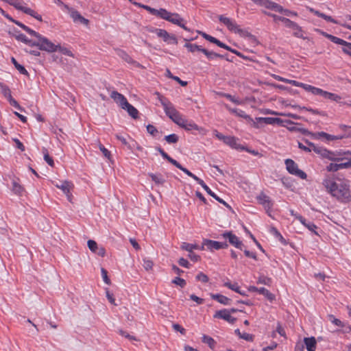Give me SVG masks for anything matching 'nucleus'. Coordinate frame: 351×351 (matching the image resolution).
<instances>
[{
    "mask_svg": "<svg viewBox=\"0 0 351 351\" xmlns=\"http://www.w3.org/2000/svg\"><path fill=\"white\" fill-rule=\"evenodd\" d=\"M323 185L327 192L339 202L348 203L351 201V191L348 180L340 178H326L324 180Z\"/></svg>",
    "mask_w": 351,
    "mask_h": 351,
    "instance_id": "1",
    "label": "nucleus"
},
{
    "mask_svg": "<svg viewBox=\"0 0 351 351\" xmlns=\"http://www.w3.org/2000/svg\"><path fill=\"white\" fill-rule=\"evenodd\" d=\"M166 114L180 127L186 130H198V126L193 122L185 119L170 102L160 100Z\"/></svg>",
    "mask_w": 351,
    "mask_h": 351,
    "instance_id": "2",
    "label": "nucleus"
},
{
    "mask_svg": "<svg viewBox=\"0 0 351 351\" xmlns=\"http://www.w3.org/2000/svg\"><path fill=\"white\" fill-rule=\"evenodd\" d=\"M32 47H38L40 50L47 51L48 53H53L58 51L59 45H55L48 38L40 36L38 40L32 43Z\"/></svg>",
    "mask_w": 351,
    "mask_h": 351,
    "instance_id": "3",
    "label": "nucleus"
},
{
    "mask_svg": "<svg viewBox=\"0 0 351 351\" xmlns=\"http://www.w3.org/2000/svg\"><path fill=\"white\" fill-rule=\"evenodd\" d=\"M218 19L219 21L224 24L230 31L234 33L239 34L241 36H244L247 33L246 31L241 29L239 25H238L235 21L230 18L224 16L223 15H220L219 16Z\"/></svg>",
    "mask_w": 351,
    "mask_h": 351,
    "instance_id": "4",
    "label": "nucleus"
},
{
    "mask_svg": "<svg viewBox=\"0 0 351 351\" xmlns=\"http://www.w3.org/2000/svg\"><path fill=\"white\" fill-rule=\"evenodd\" d=\"M161 12V19L168 21L173 24L177 25L185 30H188V28L182 23L184 19L181 18L178 14L169 12L165 9Z\"/></svg>",
    "mask_w": 351,
    "mask_h": 351,
    "instance_id": "5",
    "label": "nucleus"
},
{
    "mask_svg": "<svg viewBox=\"0 0 351 351\" xmlns=\"http://www.w3.org/2000/svg\"><path fill=\"white\" fill-rule=\"evenodd\" d=\"M286 169L288 172L292 175L298 176L302 179L306 178V174L298 168V165L291 159H286L285 161Z\"/></svg>",
    "mask_w": 351,
    "mask_h": 351,
    "instance_id": "6",
    "label": "nucleus"
},
{
    "mask_svg": "<svg viewBox=\"0 0 351 351\" xmlns=\"http://www.w3.org/2000/svg\"><path fill=\"white\" fill-rule=\"evenodd\" d=\"M190 177L194 179L195 181H197V183L202 186V188L207 192L208 194H209L210 196L215 198L219 203L223 204L227 208L231 209L230 206L228 204H227L225 201H223L222 199H221L219 197H218L215 193H213L202 179L199 178L193 173H192V175Z\"/></svg>",
    "mask_w": 351,
    "mask_h": 351,
    "instance_id": "7",
    "label": "nucleus"
},
{
    "mask_svg": "<svg viewBox=\"0 0 351 351\" xmlns=\"http://www.w3.org/2000/svg\"><path fill=\"white\" fill-rule=\"evenodd\" d=\"M53 183L58 189L62 190L66 195L67 199L69 202H71L72 195L71 193V190L73 189V184L67 180L60 181L59 182H53Z\"/></svg>",
    "mask_w": 351,
    "mask_h": 351,
    "instance_id": "8",
    "label": "nucleus"
},
{
    "mask_svg": "<svg viewBox=\"0 0 351 351\" xmlns=\"http://www.w3.org/2000/svg\"><path fill=\"white\" fill-rule=\"evenodd\" d=\"M152 32H155L158 37L162 38L165 42H167L169 44H178V40L176 37L174 35L169 34L165 29H154Z\"/></svg>",
    "mask_w": 351,
    "mask_h": 351,
    "instance_id": "9",
    "label": "nucleus"
},
{
    "mask_svg": "<svg viewBox=\"0 0 351 351\" xmlns=\"http://www.w3.org/2000/svg\"><path fill=\"white\" fill-rule=\"evenodd\" d=\"M222 236L223 238L227 239L231 245H234L238 249L241 250H243V243L239 240V237H237L232 232H225L223 233Z\"/></svg>",
    "mask_w": 351,
    "mask_h": 351,
    "instance_id": "10",
    "label": "nucleus"
},
{
    "mask_svg": "<svg viewBox=\"0 0 351 351\" xmlns=\"http://www.w3.org/2000/svg\"><path fill=\"white\" fill-rule=\"evenodd\" d=\"M204 245H206V247L210 250L226 249L228 246L226 242H219L209 239H204Z\"/></svg>",
    "mask_w": 351,
    "mask_h": 351,
    "instance_id": "11",
    "label": "nucleus"
},
{
    "mask_svg": "<svg viewBox=\"0 0 351 351\" xmlns=\"http://www.w3.org/2000/svg\"><path fill=\"white\" fill-rule=\"evenodd\" d=\"M257 199L261 205H263L267 213L271 216L270 210L273 206V203L269 196L263 193H261L257 197Z\"/></svg>",
    "mask_w": 351,
    "mask_h": 351,
    "instance_id": "12",
    "label": "nucleus"
},
{
    "mask_svg": "<svg viewBox=\"0 0 351 351\" xmlns=\"http://www.w3.org/2000/svg\"><path fill=\"white\" fill-rule=\"evenodd\" d=\"M117 55L122 60L138 68H143V66L136 61L134 60L125 51L121 49L116 50Z\"/></svg>",
    "mask_w": 351,
    "mask_h": 351,
    "instance_id": "13",
    "label": "nucleus"
},
{
    "mask_svg": "<svg viewBox=\"0 0 351 351\" xmlns=\"http://www.w3.org/2000/svg\"><path fill=\"white\" fill-rule=\"evenodd\" d=\"M214 317L223 319L230 324H234L237 320L235 317L231 316L230 312H229L228 309H223L216 311L215 314L214 315Z\"/></svg>",
    "mask_w": 351,
    "mask_h": 351,
    "instance_id": "14",
    "label": "nucleus"
},
{
    "mask_svg": "<svg viewBox=\"0 0 351 351\" xmlns=\"http://www.w3.org/2000/svg\"><path fill=\"white\" fill-rule=\"evenodd\" d=\"M255 3L264 6L267 8L274 10L276 12H282V8L277 3L269 1V0H252Z\"/></svg>",
    "mask_w": 351,
    "mask_h": 351,
    "instance_id": "15",
    "label": "nucleus"
},
{
    "mask_svg": "<svg viewBox=\"0 0 351 351\" xmlns=\"http://www.w3.org/2000/svg\"><path fill=\"white\" fill-rule=\"evenodd\" d=\"M89 250L99 256L104 257L106 254V250L103 247H99L93 240H88L87 242Z\"/></svg>",
    "mask_w": 351,
    "mask_h": 351,
    "instance_id": "16",
    "label": "nucleus"
},
{
    "mask_svg": "<svg viewBox=\"0 0 351 351\" xmlns=\"http://www.w3.org/2000/svg\"><path fill=\"white\" fill-rule=\"evenodd\" d=\"M110 97L123 109L127 104H128L127 99L125 97V96L118 93L117 91H112L110 93Z\"/></svg>",
    "mask_w": 351,
    "mask_h": 351,
    "instance_id": "17",
    "label": "nucleus"
},
{
    "mask_svg": "<svg viewBox=\"0 0 351 351\" xmlns=\"http://www.w3.org/2000/svg\"><path fill=\"white\" fill-rule=\"evenodd\" d=\"M161 156H162L163 158L167 160L170 163H171L173 165L176 167L181 171H182L189 176H191L192 175V173L190 171L182 167L178 161L171 158L165 151L161 152Z\"/></svg>",
    "mask_w": 351,
    "mask_h": 351,
    "instance_id": "18",
    "label": "nucleus"
},
{
    "mask_svg": "<svg viewBox=\"0 0 351 351\" xmlns=\"http://www.w3.org/2000/svg\"><path fill=\"white\" fill-rule=\"evenodd\" d=\"M267 14L269 16H271L275 21H282L285 24V25L287 27H289L291 29L298 27V24L293 21L289 20V19L282 17V16H278V15H276L274 14H270V13H268Z\"/></svg>",
    "mask_w": 351,
    "mask_h": 351,
    "instance_id": "19",
    "label": "nucleus"
},
{
    "mask_svg": "<svg viewBox=\"0 0 351 351\" xmlns=\"http://www.w3.org/2000/svg\"><path fill=\"white\" fill-rule=\"evenodd\" d=\"M350 167H351L350 160L341 163H330L327 166L326 169L328 171H337L339 169H348Z\"/></svg>",
    "mask_w": 351,
    "mask_h": 351,
    "instance_id": "20",
    "label": "nucleus"
},
{
    "mask_svg": "<svg viewBox=\"0 0 351 351\" xmlns=\"http://www.w3.org/2000/svg\"><path fill=\"white\" fill-rule=\"evenodd\" d=\"M10 5L14 6L16 9L23 11L25 14H31V8L24 6V2L21 0H9Z\"/></svg>",
    "mask_w": 351,
    "mask_h": 351,
    "instance_id": "21",
    "label": "nucleus"
},
{
    "mask_svg": "<svg viewBox=\"0 0 351 351\" xmlns=\"http://www.w3.org/2000/svg\"><path fill=\"white\" fill-rule=\"evenodd\" d=\"M324 153L322 154V157L323 158H328L330 160H332V161H339L341 158H340L341 156V154L340 153H335V152H332L329 150H327V149H324V151H323Z\"/></svg>",
    "mask_w": 351,
    "mask_h": 351,
    "instance_id": "22",
    "label": "nucleus"
},
{
    "mask_svg": "<svg viewBox=\"0 0 351 351\" xmlns=\"http://www.w3.org/2000/svg\"><path fill=\"white\" fill-rule=\"evenodd\" d=\"M304 342L308 351H315L317 341L315 337H305Z\"/></svg>",
    "mask_w": 351,
    "mask_h": 351,
    "instance_id": "23",
    "label": "nucleus"
},
{
    "mask_svg": "<svg viewBox=\"0 0 351 351\" xmlns=\"http://www.w3.org/2000/svg\"><path fill=\"white\" fill-rule=\"evenodd\" d=\"M71 17L73 19L74 22H79L84 25L88 24V20L83 17L77 11H71Z\"/></svg>",
    "mask_w": 351,
    "mask_h": 351,
    "instance_id": "24",
    "label": "nucleus"
},
{
    "mask_svg": "<svg viewBox=\"0 0 351 351\" xmlns=\"http://www.w3.org/2000/svg\"><path fill=\"white\" fill-rule=\"evenodd\" d=\"M210 297L213 299L217 300L218 302L224 304V305H229L231 302V299L227 298L226 296H224L221 294H210Z\"/></svg>",
    "mask_w": 351,
    "mask_h": 351,
    "instance_id": "25",
    "label": "nucleus"
},
{
    "mask_svg": "<svg viewBox=\"0 0 351 351\" xmlns=\"http://www.w3.org/2000/svg\"><path fill=\"white\" fill-rule=\"evenodd\" d=\"M237 141L238 139L234 136H226V138H224V143L231 147L234 149H243L240 146Z\"/></svg>",
    "mask_w": 351,
    "mask_h": 351,
    "instance_id": "26",
    "label": "nucleus"
},
{
    "mask_svg": "<svg viewBox=\"0 0 351 351\" xmlns=\"http://www.w3.org/2000/svg\"><path fill=\"white\" fill-rule=\"evenodd\" d=\"M297 219L302 223L305 227H306L310 231L313 232L315 234L317 233L315 232V229L317 226L311 222L306 223V219L302 216H298Z\"/></svg>",
    "mask_w": 351,
    "mask_h": 351,
    "instance_id": "27",
    "label": "nucleus"
},
{
    "mask_svg": "<svg viewBox=\"0 0 351 351\" xmlns=\"http://www.w3.org/2000/svg\"><path fill=\"white\" fill-rule=\"evenodd\" d=\"M148 175L156 184L162 185L165 182V179L160 173H149Z\"/></svg>",
    "mask_w": 351,
    "mask_h": 351,
    "instance_id": "28",
    "label": "nucleus"
},
{
    "mask_svg": "<svg viewBox=\"0 0 351 351\" xmlns=\"http://www.w3.org/2000/svg\"><path fill=\"white\" fill-rule=\"evenodd\" d=\"M124 110H126L128 114L133 118V119H137L138 115V111L136 108H135L133 106H132L130 104L128 103L124 108Z\"/></svg>",
    "mask_w": 351,
    "mask_h": 351,
    "instance_id": "29",
    "label": "nucleus"
},
{
    "mask_svg": "<svg viewBox=\"0 0 351 351\" xmlns=\"http://www.w3.org/2000/svg\"><path fill=\"white\" fill-rule=\"evenodd\" d=\"M12 184V191L16 195H21L23 191V187L16 180H13Z\"/></svg>",
    "mask_w": 351,
    "mask_h": 351,
    "instance_id": "30",
    "label": "nucleus"
},
{
    "mask_svg": "<svg viewBox=\"0 0 351 351\" xmlns=\"http://www.w3.org/2000/svg\"><path fill=\"white\" fill-rule=\"evenodd\" d=\"M184 47L188 49V50L192 53H194L195 51H201L202 52V50H204L205 49L202 48V46L197 45L196 44H191L186 43L184 45Z\"/></svg>",
    "mask_w": 351,
    "mask_h": 351,
    "instance_id": "31",
    "label": "nucleus"
},
{
    "mask_svg": "<svg viewBox=\"0 0 351 351\" xmlns=\"http://www.w3.org/2000/svg\"><path fill=\"white\" fill-rule=\"evenodd\" d=\"M258 293L265 296L270 302H272L275 300V295L265 288H259Z\"/></svg>",
    "mask_w": 351,
    "mask_h": 351,
    "instance_id": "32",
    "label": "nucleus"
},
{
    "mask_svg": "<svg viewBox=\"0 0 351 351\" xmlns=\"http://www.w3.org/2000/svg\"><path fill=\"white\" fill-rule=\"evenodd\" d=\"M181 248L189 252V253H192L193 250L199 249V245L184 242L181 245Z\"/></svg>",
    "mask_w": 351,
    "mask_h": 351,
    "instance_id": "33",
    "label": "nucleus"
},
{
    "mask_svg": "<svg viewBox=\"0 0 351 351\" xmlns=\"http://www.w3.org/2000/svg\"><path fill=\"white\" fill-rule=\"evenodd\" d=\"M224 286L242 295H245V293L240 290L237 283L232 284L230 282H226L224 283Z\"/></svg>",
    "mask_w": 351,
    "mask_h": 351,
    "instance_id": "34",
    "label": "nucleus"
},
{
    "mask_svg": "<svg viewBox=\"0 0 351 351\" xmlns=\"http://www.w3.org/2000/svg\"><path fill=\"white\" fill-rule=\"evenodd\" d=\"M11 61L13 63V64L14 65L15 68L21 73V74H23V75H28V72L27 71V70L25 69V67L22 65H21L20 64L18 63V62L16 60V59L14 58H11Z\"/></svg>",
    "mask_w": 351,
    "mask_h": 351,
    "instance_id": "35",
    "label": "nucleus"
},
{
    "mask_svg": "<svg viewBox=\"0 0 351 351\" xmlns=\"http://www.w3.org/2000/svg\"><path fill=\"white\" fill-rule=\"evenodd\" d=\"M17 40L21 41L24 43L28 44L29 46L32 47V43H34V40H29L24 34H15L14 36Z\"/></svg>",
    "mask_w": 351,
    "mask_h": 351,
    "instance_id": "36",
    "label": "nucleus"
},
{
    "mask_svg": "<svg viewBox=\"0 0 351 351\" xmlns=\"http://www.w3.org/2000/svg\"><path fill=\"white\" fill-rule=\"evenodd\" d=\"M226 108L232 113L237 114L239 117H243L245 119H250L248 115H247L244 111L238 109H233L228 107V105L226 106Z\"/></svg>",
    "mask_w": 351,
    "mask_h": 351,
    "instance_id": "37",
    "label": "nucleus"
},
{
    "mask_svg": "<svg viewBox=\"0 0 351 351\" xmlns=\"http://www.w3.org/2000/svg\"><path fill=\"white\" fill-rule=\"evenodd\" d=\"M202 342L208 344V346L213 350L214 349L216 344L215 341L212 337L205 335L202 337Z\"/></svg>",
    "mask_w": 351,
    "mask_h": 351,
    "instance_id": "38",
    "label": "nucleus"
},
{
    "mask_svg": "<svg viewBox=\"0 0 351 351\" xmlns=\"http://www.w3.org/2000/svg\"><path fill=\"white\" fill-rule=\"evenodd\" d=\"M197 33L199 34H200L204 38H205L206 40H208L209 42L212 43H214L215 45H218L219 40H217V38H215V37H213L207 34H206L205 32H201V31H197Z\"/></svg>",
    "mask_w": 351,
    "mask_h": 351,
    "instance_id": "39",
    "label": "nucleus"
},
{
    "mask_svg": "<svg viewBox=\"0 0 351 351\" xmlns=\"http://www.w3.org/2000/svg\"><path fill=\"white\" fill-rule=\"evenodd\" d=\"M0 87H1V93L5 96V97H6L8 99V100H9L10 98L12 97V95H11V91H10V88H8V86L3 84V83H0Z\"/></svg>",
    "mask_w": 351,
    "mask_h": 351,
    "instance_id": "40",
    "label": "nucleus"
},
{
    "mask_svg": "<svg viewBox=\"0 0 351 351\" xmlns=\"http://www.w3.org/2000/svg\"><path fill=\"white\" fill-rule=\"evenodd\" d=\"M313 137L315 138H319V137H324L327 141H333L335 140V138H333L332 135L328 134L324 132H320L315 134L310 133Z\"/></svg>",
    "mask_w": 351,
    "mask_h": 351,
    "instance_id": "41",
    "label": "nucleus"
},
{
    "mask_svg": "<svg viewBox=\"0 0 351 351\" xmlns=\"http://www.w3.org/2000/svg\"><path fill=\"white\" fill-rule=\"evenodd\" d=\"M202 53H204L206 55V56L207 57V58L209 60H213L217 57L221 58H224V56H223V55L218 54L213 51H209L206 50V49L204 50H202Z\"/></svg>",
    "mask_w": 351,
    "mask_h": 351,
    "instance_id": "42",
    "label": "nucleus"
},
{
    "mask_svg": "<svg viewBox=\"0 0 351 351\" xmlns=\"http://www.w3.org/2000/svg\"><path fill=\"white\" fill-rule=\"evenodd\" d=\"M267 113L271 114H276V115L291 117L294 119H301V117H300L297 114H292V113H280V112H274V111H268Z\"/></svg>",
    "mask_w": 351,
    "mask_h": 351,
    "instance_id": "43",
    "label": "nucleus"
},
{
    "mask_svg": "<svg viewBox=\"0 0 351 351\" xmlns=\"http://www.w3.org/2000/svg\"><path fill=\"white\" fill-rule=\"evenodd\" d=\"M306 144L310 146L311 147V151H314L315 153H317L319 154H320L321 156H322L324 152V148H322V147H317L316 146L315 144H313V143H311L308 141H306Z\"/></svg>",
    "mask_w": 351,
    "mask_h": 351,
    "instance_id": "44",
    "label": "nucleus"
},
{
    "mask_svg": "<svg viewBox=\"0 0 351 351\" xmlns=\"http://www.w3.org/2000/svg\"><path fill=\"white\" fill-rule=\"evenodd\" d=\"M43 153L44 154V159L47 162V163L49 166L53 167L54 166L53 160V158L49 156V155L48 154V152H47L46 148H43Z\"/></svg>",
    "mask_w": 351,
    "mask_h": 351,
    "instance_id": "45",
    "label": "nucleus"
},
{
    "mask_svg": "<svg viewBox=\"0 0 351 351\" xmlns=\"http://www.w3.org/2000/svg\"><path fill=\"white\" fill-rule=\"evenodd\" d=\"M143 8H144L145 9H146L147 11H149L151 14H154V15H156V16H158L159 17L161 18L162 16V12L161 11H163L164 9L163 8H160V10H156L154 8H152L147 5H143Z\"/></svg>",
    "mask_w": 351,
    "mask_h": 351,
    "instance_id": "46",
    "label": "nucleus"
},
{
    "mask_svg": "<svg viewBox=\"0 0 351 351\" xmlns=\"http://www.w3.org/2000/svg\"><path fill=\"white\" fill-rule=\"evenodd\" d=\"M303 110H306L308 112H310L314 114H319L320 116H323V117H327L328 114L327 113L325 112V111H320V110H318L317 109H313V108H307V107H305V106H303L302 108Z\"/></svg>",
    "mask_w": 351,
    "mask_h": 351,
    "instance_id": "47",
    "label": "nucleus"
},
{
    "mask_svg": "<svg viewBox=\"0 0 351 351\" xmlns=\"http://www.w3.org/2000/svg\"><path fill=\"white\" fill-rule=\"evenodd\" d=\"M328 320L332 322L333 324H335L337 326L339 327H343L344 324L339 319L335 317L332 315H328Z\"/></svg>",
    "mask_w": 351,
    "mask_h": 351,
    "instance_id": "48",
    "label": "nucleus"
},
{
    "mask_svg": "<svg viewBox=\"0 0 351 351\" xmlns=\"http://www.w3.org/2000/svg\"><path fill=\"white\" fill-rule=\"evenodd\" d=\"M165 139L168 143H176L179 140V137L177 134H172L166 136Z\"/></svg>",
    "mask_w": 351,
    "mask_h": 351,
    "instance_id": "49",
    "label": "nucleus"
},
{
    "mask_svg": "<svg viewBox=\"0 0 351 351\" xmlns=\"http://www.w3.org/2000/svg\"><path fill=\"white\" fill-rule=\"evenodd\" d=\"M257 283L269 286L271 283V279L265 276H261L258 279Z\"/></svg>",
    "mask_w": 351,
    "mask_h": 351,
    "instance_id": "50",
    "label": "nucleus"
},
{
    "mask_svg": "<svg viewBox=\"0 0 351 351\" xmlns=\"http://www.w3.org/2000/svg\"><path fill=\"white\" fill-rule=\"evenodd\" d=\"M258 122H263L266 124H275L274 117H258L256 118Z\"/></svg>",
    "mask_w": 351,
    "mask_h": 351,
    "instance_id": "51",
    "label": "nucleus"
},
{
    "mask_svg": "<svg viewBox=\"0 0 351 351\" xmlns=\"http://www.w3.org/2000/svg\"><path fill=\"white\" fill-rule=\"evenodd\" d=\"M153 265H154V263L152 261H151L149 259H147V258L143 259V266L145 270L149 271V270L152 269Z\"/></svg>",
    "mask_w": 351,
    "mask_h": 351,
    "instance_id": "52",
    "label": "nucleus"
},
{
    "mask_svg": "<svg viewBox=\"0 0 351 351\" xmlns=\"http://www.w3.org/2000/svg\"><path fill=\"white\" fill-rule=\"evenodd\" d=\"M58 51H59L64 55H66V56H68L70 57H73V53L71 52V51H70L69 49H67L66 47H61L60 45H59V47H58Z\"/></svg>",
    "mask_w": 351,
    "mask_h": 351,
    "instance_id": "53",
    "label": "nucleus"
},
{
    "mask_svg": "<svg viewBox=\"0 0 351 351\" xmlns=\"http://www.w3.org/2000/svg\"><path fill=\"white\" fill-rule=\"evenodd\" d=\"M217 46H219V47H221V48H223V49H226V50H228V51H232V53H234L237 54V56H241V53H240V52H238V51H236V50L232 49L230 47H228V45H226V44L223 43H222V42H221L220 40H219V42L218 45H217Z\"/></svg>",
    "mask_w": 351,
    "mask_h": 351,
    "instance_id": "54",
    "label": "nucleus"
},
{
    "mask_svg": "<svg viewBox=\"0 0 351 351\" xmlns=\"http://www.w3.org/2000/svg\"><path fill=\"white\" fill-rule=\"evenodd\" d=\"M172 283L175 284V285H177L181 287H184L185 285H186V281L180 278V277H176L173 280H172Z\"/></svg>",
    "mask_w": 351,
    "mask_h": 351,
    "instance_id": "55",
    "label": "nucleus"
},
{
    "mask_svg": "<svg viewBox=\"0 0 351 351\" xmlns=\"http://www.w3.org/2000/svg\"><path fill=\"white\" fill-rule=\"evenodd\" d=\"M221 95L225 97L226 98L230 100L232 102L236 104H241V101H240L239 99H236L234 97L232 96L230 94L228 93H221Z\"/></svg>",
    "mask_w": 351,
    "mask_h": 351,
    "instance_id": "56",
    "label": "nucleus"
},
{
    "mask_svg": "<svg viewBox=\"0 0 351 351\" xmlns=\"http://www.w3.org/2000/svg\"><path fill=\"white\" fill-rule=\"evenodd\" d=\"M101 272L104 282L107 285H110L111 282L108 276V271L104 268H101Z\"/></svg>",
    "mask_w": 351,
    "mask_h": 351,
    "instance_id": "57",
    "label": "nucleus"
},
{
    "mask_svg": "<svg viewBox=\"0 0 351 351\" xmlns=\"http://www.w3.org/2000/svg\"><path fill=\"white\" fill-rule=\"evenodd\" d=\"M196 279L197 280L202 282H207L209 280L208 277L202 272H200L197 275Z\"/></svg>",
    "mask_w": 351,
    "mask_h": 351,
    "instance_id": "58",
    "label": "nucleus"
},
{
    "mask_svg": "<svg viewBox=\"0 0 351 351\" xmlns=\"http://www.w3.org/2000/svg\"><path fill=\"white\" fill-rule=\"evenodd\" d=\"M99 148L104 154V156L108 159H110L111 156L110 152L106 148H105L104 146L102 145L101 143L99 144Z\"/></svg>",
    "mask_w": 351,
    "mask_h": 351,
    "instance_id": "59",
    "label": "nucleus"
},
{
    "mask_svg": "<svg viewBox=\"0 0 351 351\" xmlns=\"http://www.w3.org/2000/svg\"><path fill=\"white\" fill-rule=\"evenodd\" d=\"M294 30V32H293V35L298 38H303L304 39L305 38L304 37V35H303V32L301 29V27H299V25H298V27H295L294 29H293Z\"/></svg>",
    "mask_w": 351,
    "mask_h": 351,
    "instance_id": "60",
    "label": "nucleus"
},
{
    "mask_svg": "<svg viewBox=\"0 0 351 351\" xmlns=\"http://www.w3.org/2000/svg\"><path fill=\"white\" fill-rule=\"evenodd\" d=\"M147 131L152 136H156L158 134V130L152 125H148L147 126Z\"/></svg>",
    "mask_w": 351,
    "mask_h": 351,
    "instance_id": "61",
    "label": "nucleus"
},
{
    "mask_svg": "<svg viewBox=\"0 0 351 351\" xmlns=\"http://www.w3.org/2000/svg\"><path fill=\"white\" fill-rule=\"evenodd\" d=\"M116 137H117V138L118 140H119V141H121L123 145H126V146H127L130 149H132V147H133L134 145H131V144L128 143L127 142L126 139H125L124 137H123V136H120V135H117V136H116Z\"/></svg>",
    "mask_w": 351,
    "mask_h": 351,
    "instance_id": "62",
    "label": "nucleus"
},
{
    "mask_svg": "<svg viewBox=\"0 0 351 351\" xmlns=\"http://www.w3.org/2000/svg\"><path fill=\"white\" fill-rule=\"evenodd\" d=\"M25 31L26 32H27L28 34H29L30 35H32V36H33L36 37V38H37V40H38L39 38H40V36H41V35H40L39 33H38V32H35L34 30H33V29H30V28H29V27H28L27 26V27H25Z\"/></svg>",
    "mask_w": 351,
    "mask_h": 351,
    "instance_id": "63",
    "label": "nucleus"
},
{
    "mask_svg": "<svg viewBox=\"0 0 351 351\" xmlns=\"http://www.w3.org/2000/svg\"><path fill=\"white\" fill-rule=\"evenodd\" d=\"M343 51L347 54L351 56V43L346 42V43L343 46Z\"/></svg>",
    "mask_w": 351,
    "mask_h": 351,
    "instance_id": "64",
    "label": "nucleus"
}]
</instances>
